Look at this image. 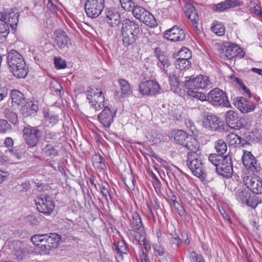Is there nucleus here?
Returning a JSON list of instances; mask_svg holds the SVG:
<instances>
[{
  "label": "nucleus",
  "instance_id": "1",
  "mask_svg": "<svg viewBox=\"0 0 262 262\" xmlns=\"http://www.w3.org/2000/svg\"><path fill=\"white\" fill-rule=\"evenodd\" d=\"M209 162L215 166L216 173L224 178H230L233 173V164L230 156L224 157L211 154L208 157Z\"/></svg>",
  "mask_w": 262,
  "mask_h": 262
},
{
  "label": "nucleus",
  "instance_id": "2",
  "mask_svg": "<svg viewBox=\"0 0 262 262\" xmlns=\"http://www.w3.org/2000/svg\"><path fill=\"white\" fill-rule=\"evenodd\" d=\"M7 61L13 75L19 78H25L28 74L26 63L21 55L16 51L11 50L7 56Z\"/></svg>",
  "mask_w": 262,
  "mask_h": 262
},
{
  "label": "nucleus",
  "instance_id": "3",
  "mask_svg": "<svg viewBox=\"0 0 262 262\" xmlns=\"http://www.w3.org/2000/svg\"><path fill=\"white\" fill-rule=\"evenodd\" d=\"M235 198L238 202L252 208H255L261 202L260 198L252 195L249 190L243 187L237 189L235 191Z\"/></svg>",
  "mask_w": 262,
  "mask_h": 262
},
{
  "label": "nucleus",
  "instance_id": "4",
  "mask_svg": "<svg viewBox=\"0 0 262 262\" xmlns=\"http://www.w3.org/2000/svg\"><path fill=\"white\" fill-rule=\"evenodd\" d=\"M187 157L186 164L192 173L198 178H205L206 174L199 154H194Z\"/></svg>",
  "mask_w": 262,
  "mask_h": 262
},
{
  "label": "nucleus",
  "instance_id": "5",
  "mask_svg": "<svg viewBox=\"0 0 262 262\" xmlns=\"http://www.w3.org/2000/svg\"><path fill=\"white\" fill-rule=\"evenodd\" d=\"M207 101L215 106L228 108L231 106L226 93L219 88H215L209 92L207 95Z\"/></svg>",
  "mask_w": 262,
  "mask_h": 262
},
{
  "label": "nucleus",
  "instance_id": "6",
  "mask_svg": "<svg viewBox=\"0 0 262 262\" xmlns=\"http://www.w3.org/2000/svg\"><path fill=\"white\" fill-rule=\"evenodd\" d=\"M35 201L37 210L45 215H50L54 209V201L48 195H42L38 197Z\"/></svg>",
  "mask_w": 262,
  "mask_h": 262
},
{
  "label": "nucleus",
  "instance_id": "7",
  "mask_svg": "<svg viewBox=\"0 0 262 262\" xmlns=\"http://www.w3.org/2000/svg\"><path fill=\"white\" fill-rule=\"evenodd\" d=\"M203 124L209 130L217 132L224 131L226 127L224 122L220 117L210 113H207L205 116Z\"/></svg>",
  "mask_w": 262,
  "mask_h": 262
},
{
  "label": "nucleus",
  "instance_id": "8",
  "mask_svg": "<svg viewBox=\"0 0 262 262\" xmlns=\"http://www.w3.org/2000/svg\"><path fill=\"white\" fill-rule=\"evenodd\" d=\"M24 138L29 147L36 146L41 136L42 132L36 127H25L23 130Z\"/></svg>",
  "mask_w": 262,
  "mask_h": 262
},
{
  "label": "nucleus",
  "instance_id": "9",
  "mask_svg": "<svg viewBox=\"0 0 262 262\" xmlns=\"http://www.w3.org/2000/svg\"><path fill=\"white\" fill-rule=\"evenodd\" d=\"M105 0H85V11L90 18L97 17L104 7Z\"/></svg>",
  "mask_w": 262,
  "mask_h": 262
},
{
  "label": "nucleus",
  "instance_id": "10",
  "mask_svg": "<svg viewBox=\"0 0 262 262\" xmlns=\"http://www.w3.org/2000/svg\"><path fill=\"white\" fill-rule=\"evenodd\" d=\"M219 50L222 56H225L230 59L237 56L242 58L245 55L242 49L234 43L229 42L223 43Z\"/></svg>",
  "mask_w": 262,
  "mask_h": 262
},
{
  "label": "nucleus",
  "instance_id": "11",
  "mask_svg": "<svg viewBox=\"0 0 262 262\" xmlns=\"http://www.w3.org/2000/svg\"><path fill=\"white\" fill-rule=\"evenodd\" d=\"M243 182L247 188L257 194H262V180L255 174H249L243 178Z\"/></svg>",
  "mask_w": 262,
  "mask_h": 262
},
{
  "label": "nucleus",
  "instance_id": "12",
  "mask_svg": "<svg viewBox=\"0 0 262 262\" xmlns=\"http://www.w3.org/2000/svg\"><path fill=\"white\" fill-rule=\"evenodd\" d=\"M175 61L176 68L180 70H187L191 67V63L189 60L191 57V54L189 50L187 48L181 49L177 56Z\"/></svg>",
  "mask_w": 262,
  "mask_h": 262
},
{
  "label": "nucleus",
  "instance_id": "13",
  "mask_svg": "<svg viewBox=\"0 0 262 262\" xmlns=\"http://www.w3.org/2000/svg\"><path fill=\"white\" fill-rule=\"evenodd\" d=\"M55 42L61 51L67 52L72 48L71 39L65 32L61 29L57 30L55 32Z\"/></svg>",
  "mask_w": 262,
  "mask_h": 262
},
{
  "label": "nucleus",
  "instance_id": "14",
  "mask_svg": "<svg viewBox=\"0 0 262 262\" xmlns=\"http://www.w3.org/2000/svg\"><path fill=\"white\" fill-rule=\"evenodd\" d=\"M242 120L236 111L229 110L225 114L226 123L231 128L240 129L243 128L245 125Z\"/></svg>",
  "mask_w": 262,
  "mask_h": 262
},
{
  "label": "nucleus",
  "instance_id": "15",
  "mask_svg": "<svg viewBox=\"0 0 262 262\" xmlns=\"http://www.w3.org/2000/svg\"><path fill=\"white\" fill-rule=\"evenodd\" d=\"M1 15L4 21L11 27L12 30L15 31L19 16L17 9L14 8L4 10Z\"/></svg>",
  "mask_w": 262,
  "mask_h": 262
},
{
  "label": "nucleus",
  "instance_id": "16",
  "mask_svg": "<svg viewBox=\"0 0 262 262\" xmlns=\"http://www.w3.org/2000/svg\"><path fill=\"white\" fill-rule=\"evenodd\" d=\"M164 36L165 39L176 42L184 40L185 39L186 34L182 29L178 26H174L164 32Z\"/></svg>",
  "mask_w": 262,
  "mask_h": 262
},
{
  "label": "nucleus",
  "instance_id": "17",
  "mask_svg": "<svg viewBox=\"0 0 262 262\" xmlns=\"http://www.w3.org/2000/svg\"><path fill=\"white\" fill-rule=\"evenodd\" d=\"M29 254V250L27 247L18 242H15L11 252L12 258L18 261H21L26 258Z\"/></svg>",
  "mask_w": 262,
  "mask_h": 262
},
{
  "label": "nucleus",
  "instance_id": "18",
  "mask_svg": "<svg viewBox=\"0 0 262 262\" xmlns=\"http://www.w3.org/2000/svg\"><path fill=\"white\" fill-rule=\"evenodd\" d=\"M234 106L243 113H248L253 111L256 108V104L248 101L242 97H236L234 99Z\"/></svg>",
  "mask_w": 262,
  "mask_h": 262
},
{
  "label": "nucleus",
  "instance_id": "19",
  "mask_svg": "<svg viewBox=\"0 0 262 262\" xmlns=\"http://www.w3.org/2000/svg\"><path fill=\"white\" fill-rule=\"evenodd\" d=\"M190 84L186 85L188 86L187 93L189 95H192L193 97L201 100H207V96L204 93L198 92L200 89H203L207 84V83H186Z\"/></svg>",
  "mask_w": 262,
  "mask_h": 262
},
{
  "label": "nucleus",
  "instance_id": "20",
  "mask_svg": "<svg viewBox=\"0 0 262 262\" xmlns=\"http://www.w3.org/2000/svg\"><path fill=\"white\" fill-rule=\"evenodd\" d=\"M116 112H113L107 106H105L102 111L98 115L99 121L106 128H109L114 121Z\"/></svg>",
  "mask_w": 262,
  "mask_h": 262
},
{
  "label": "nucleus",
  "instance_id": "21",
  "mask_svg": "<svg viewBox=\"0 0 262 262\" xmlns=\"http://www.w3.org/2000/svg\"><path fill=\"white\" fill-rule=\"evenodd\" d=\"M121 30L126 31L139 37H140L142 31L137 22L129 19L122 21Z\"/></svg>",
  "mask_w": 262,
  "mask_h": 262
},
{
  "label": "nucleus",
  "instance_id": "22",
  "mask_svg": "<svg viewBox=\"0 0 262 262\" xmlns=\"http://www.w3.org/2000/svg\"><path fill=\"white\" fill-rule=\"evenodd\" d=\"M243 3L238 0H225L213 6L215 12H223L226 10L234 8L243 5Z\"/></svg>",
  "mask_w": 262,
  "mask_h": 262
},
{
  "label": "nucleus",
  "instance_id": "23",
  "mask_svg": "<svg viewBox=\"0 0 262 262\" xmlns=\"http://www.w3.org/2000/svg\"><path fill=\"white\" fill-rule=\"evenodd\" d=\"M185 143L182 145L185 147L189 152L187 153V157L190 155H193L194 154H198L200 149V143L193 136L190 135Z\"/></svg>",
  "mask_w": 262,
  "mask_h": 262
},
{
  "label": "nucleus",
  "instance_id": "24",
  "mask_svg": "<svg viewBox=\"0 0 262 262\" xmlns=\"http://www.w3.org/2000/svg\"><path fill=\"white\" fill-rule=\"evenodd\" d=\"M46 237L47 235L46 234H36L31 238L32 243L45 253L49 251V247L46 246L48 245L47 241L45 239H47Z\"/></svg>",
  "mask_w": 262,
  "mask_h": 262
},
{
  "label": "nucleus",
  "instance_id": "25",
  "mask_svg": "<svg viewBox=\"0 0 262 262\" xmlns=\"http://www.w3.org/2000/svg\"><path fill=\"white\" fill-rule=\"evenodd\" d=\"M139 91L144 95H152L159 91V83H140Z\"/></svg>",
  "mask_w": 262,
  "mask_h": 262
},
{
  "label": "nucleus",
  "instance_id": "26",
  "mask_svg": "<svg viewBox=\"0 0 262 262\" xmlns=\"http://www.w3.org/2000/svg\"><path fill=\"white\" fill-rule=\"evenodd\" d=\"M185 12L188 18L191 21L193 27L197 28L199 17L195 8L192 5L188 4L186 6Z\"/></svg>",
  "mask_w": 262,
  "mask_h": 262
},
{
  "label": "nucleus",
  "instance_id": "27",
  "mask_svg": "<svg viewBox=\"0 0 262 262\" xmlns=\"http://www.w3.org/2000/svg\"><path fill=\"white\" fill-rule=\"evenodd\" d=\"M133 235L135 237V240L137 242V243L141 245V242H143V245L145 250L148 251L150 249V246L148 242L145 238V233L144 231L141 230L140 232L137 231H132L130 230L127 231L128 235Z\"/></svg>",
  "mask_w": 262,
  "mask_h": 262
},
{
  "label": "nucleus",
  "instance_id": "28",
  "mask_svg": "<svg viewBox=\"0 0 262 262\" xmlns=\"http://www.w3.org/2000/svg\"><path fill=\"white\" fill-rule=\"evenodd\" d=\"M105 20L111 26H117L121 22L120 14L114 10L108 11Z\"/></svg>",
  "mask_w": 262,
  "mask_h": 262
},
{
  "label": "nucleus",
  "instance_id": "29",
  "mask_svg": "<svg viewBox=\"0 0 262 262\" xmlns=\"http://www.w3.org/2000/svg\"><path fill=\"white\" fill-rule=\"evenodd\" d=\"M12 104L14 106H23L25 104L26 101L24 95L19 91L15 89L11 90V94Z\"/></svg>",
  "mask_w": 262,
  "mask_h": 262
},
{
  "label": "nucleus",
  "instance_id": "30",
  "mask_svg": "<svg viewBox=\"0 0 262 262\" xmlns=\"http://www.w3.org/2000/svg\"><path fill=\"white\" fill-rule=\"evenodd\" d=\"M121 31L122 40L125 47L134 45L136 41L140 38L126 31Z\"/></svg>",
  "mask_w": 262,
  "mask_h": 262
},
{
  "label": "nucleus",
  "instance_id": "31",
  "mask_svg": "<svg viewBox=\"0 0 262 262\" xmlns=\"http://www.w3.org/2000/svg\"><path fill=\"white\" fill-rule=\"evenodd\" d=\"M89 104L96 112L104 107V96L100 93L96 97H93V99L89 100Z\"/></svg>",
  "mask_w": 262,
  "mask_h": 262
},
{
  "label": "nucleus",
  "instance_id": "32",
  "mask_svg": "<svg viewBox=\"0 0 262 262\" xmlns=\"http://www.w3.org/2000/svg\"><path fill=\"white\" fill-rule=\"evenodd\" d=\"M130 225L132 228L134 229L133 230H131L132 231H136L135 230H138L139 232L141 230L144 231V227L143 226L141 221V218L137 212H134L132 213Z\"/></svg>",
  "mask_w": 262,
  "mask_h": 262
},
{
  "label": "nucleus",
  "instance_id": "33",
  "mask_svg": "<svg viewBox=\"0 0 262 262\" xmlns=\"http://www.w3.org/2000/svg\"><path fill=\"white\" fill-rule=\"evenodd\" d=\"M155 53L156 56L164 68H168L170 65L168 56L160 48L157 47L155 48Z\"/></svg>",
  "mask_w": 262,
  "mask_h": 262
},
{
  "label": "nucleus",
  "instance_id": "34",
  "mask_svg": "<svg viewBox=\"0 0 262 262\" xmlns=\"http://www.w3.org/2000/svg\"><path fill=\"white\" fill-rule=\"evenodd\" d=\"M140 21L149 27L155 28L158 26V23L155 18L151 13L148 11L143 15Z\"/></svg>",
  "mask_w": 262,
  "mask_h": 262
},
{
  "label": "nucleus",
  "instance_id": "35",
  "mask_svg": "<svg viewBox=\"0 0 262 262\" xmlns=\"http://www.w3.org/2000/svg\"><path fill=\"white\" fill-rule=\"evenodd\" d=\"M24 110H26V114L27 116H35L38 110V101H31L28 102L25 105Z\"/></svg>",
  "mask_w": 262,
  "mask_h": 262
},
{
  "label": "nucleus",
  "instance_id": "36",
  "mask_svg": "<svg viewBox=\"0 0 262 262\" xmlns=\"http://www.w3.org/2000/svg\"><path fill=\"white\" fill-rule=\"evenodd\" d=\"M46 235L47 239H46L48 243V245L46 246L49 247L50 251L52 248H55L57 246L58 242L60 241V237L56 233L47 234Z\"/></svg>",
  "mask_w": 262,
  "mask_h": 262
},
{
  "label": "nucleus",
  "instance_id": "37",
  "mask_svg": "<svg viewBox=\"0 0 262 262\" xmlns=\"http://www.w3.org/2000/svg\"><path fill=\"white\" fill-rule=\"evenodd\" d=\"M26 151L25 146L23 145L9 149V152L12 157L17 160L21 159L24 157Z\"/></svg>",
  "mask_w": 262,
  "mask_h": 262
},
{
  "label": "nucleus",
  "instance_id": "38",
  "mask_svg": "<svg viewBox=\"0 0 262 262\" xmlns=\"http://www.w3.org/2000/svg\"><path fill=\"white\" fill-rule=\"evenodd\" d=\"M189 136L183 130H178L173 134V139L177 144L183 145Z\"/></svg>",
  "mask_w": 262,
  "mask_h": 262
},
{
  "label": "nucleus",
  "instance_id": "39",
  "mask_svg": "<svg viewBox=\"0 0 262 262\" xmlns=\"http://www.w3.org/2000/svg\"><path fill=\"white\" fill-rule=\"evenodd\" d=\"M227 140L229 142L231 145L235 146L238 145L243 146L245 144V140L234 133L229 134L227 137Z\"/></svg>",
  "mask_w": 262,
  "mask_h": 262
},
{
  "label": "nucleus",
  "instance_id": "40",
  "mask_svg": "<svg viewBox=\"0 0 262 262\" xmlns=\"http://www.w3.org/2000/svg\"><path fill=\"white\" fill-rule=\"evenodd\" d=\"M114 250L121 256L123 259V255L127 254V248L124 241H121L117 243H114Z\"/></svg>",
  "mask_w": 262,
  "mask_h": 262
},
{
  "label": "nucleus",
  "instance_id": "41",
  "mask_svg": "<svg viewBox=\"0 0 262 262\" xmlns=\"http://www.w3.org/2000/svg\"><path fill=\"white\" fill-rule=\"evenodd\" d=\"M215 148L218 154L217 155L222 156L227 151V144L224 140L219 139L215 142Z\"/></svg>",
  "mask_w": 262,
  "mask_h": 262
},
{
  "label": "nucleus",
  "instance_id": "42",
  "mask_svg": "<svg viewBox=\"0 0 262 262\" xmlns=\"http://www.w3.org/2000/svg\"><path fill=\"white\" fill-rule=\"evenodd\" d=\"M43 114L45 120L51 125L53 126L55 125L58 121V116L57 115L47 111H44Z\"/></svg>",
  "mask_w": 262,
  "mask_h": 262
},
{
  "label": "nucleus",
  "instance_id": "43",
  "mask_svg": "<svg viewBox=\"0 0 262 262\" xmlns=\"http://www.w3.org/2000/svg\"><path fill=\"white\" fill-rule=\"evenodd\" d=\"M245 138V141L254 142L259 140V133L258 131L250 132L246 131L244 133Z\"/></svg>",
  "mask_w": 262,
  "mask_h": 262
},
{
  "label": "nucleus",
  "instance_id": "44",
  "mask_svg": "<svg viewBox=\"0 0 262 262\" xmlns=\"http://www.w3.org/2000/svg\"><path fill=\"white\" fill-rule=\"evenodd\" d=\"M134 16L140 20L142 19L143 15L146 12L147 10L143 7L139 6H134L133 9L131 10Z\"/></svg>",
  "mask_w": 262,
  "mask_h": 262
},
{
  "label": "nucleus",
  "instance_id": "45",
  "mask_svg": "<svg viewBox=\"0 0 262 262\" xmlns=\"http://www.w3.org/2000/svg\"><path fill=\"white\" fill-rule=\"evenodd\" d=\"M186 83H170L171 90L175 93L181 94L182 91L185 92V87L188 89Z\"/></svg>",
  "mask_w": 262,
  "mask_h": 262
},
{
  "label": "nucleus",
  "instance_id": "46",
  "mask_svg": "<svg viewBox=\"0 0 262 262\" xmlns=\"http://www.w3.org/2000/svg\"><path fill=\"white\" fill-rule=\"evenodd\" d=\"M93 164L97 168L104 170L106 167L105 164L103 161V158L99 155H95L93 157Z\"/></svg>",
  "mask_w": 262,
  "mask_h": 262
},
{
  "label": "nucleus",
  "instance_id": "47",
  "mask_svg": "<svg viewBox=\"0 0 262 262\" xmlns=\"http://www.w3.org/2000/svg\"><path fill=\"white\" fill-rule=\"evenodd\" d=\"M86 98L88 100L93 99V97H96L98 96V94H99V93H100V94H102V92L100 89H98L95 86L92 87V86L89 87L88 90L86 91Z\"/></svg>",
  "mask_w": 262,
  "mask_h": 262
},
{
  "label": "nucleus",
  "instance_id": "48",
  "mask_svg": "<svg viewBox=\"0 0 262 262\" xmlns=\"http://www.w3.org/2000/svg\"><path fill=\"white\" fill-rule=\"evenodd\" d=\"M44 153L48 156L50 157H55L58 155L57 150L54 148V147L50 144H47L42 149Z\"/></svg>",
  "mask_w": 262,
  "mask_h": 262
},
{
  "label": "nucleus",
  "instance_id": "49",
  "mask_svg": "<svg viewBox=\"0 0 262 262\" xmlns=\"http://www.w3.org/2000/svg\"><path fill=\"white\" fill-rule=\"evenodd\" d=\"M212 31L218 36H223L225 34V28L221 23H217L211 27Z\"/></svg>",
  "mask_w": 262,
  "mask_h": 262
},
{
  "label": "nucleus",
  "instance_id": "50",
  "mask_svg": "<svg viewBox=\"0 0 262 262\" xmlns=\"http://www.w3.org/2000/svg\"><path fill=\"white\" fill-rule=\"evenodd\" d=\"M10 29L9 26L6 21L0 18V34L3 37L6 38L9 33Z\"/></svg>",
  "mask_w": 262,
  "mask_h": 262
},
{
  "label": "nucleus",
  "instance_id": "51",
  "mask_svg": "<svg viewBox=\"0 0 262 262\" xmlns=\"http://www.w3.org/2000/svg\"><path fill=\"white\" fill-rule=\"evenodd\" d=\"M52 92L54 93V95L59 96L60 97L63 95V88L60 84V83H52Z\"/></svg>",
  "mask_w": 262,
  "mask_h": 262
},
{
  "label": "nucleus",
  "instance_id": "52",
  "mask_svg": "<svg viewBox=\"0 0 262 262\" xmlns=\"http://www.w3.org/2000/svg\"><path fill=\"white\" fill-rule=\"evenodd\" d=\"M185 82H209V78L208 76L200 74L195 77L192 76L189 80H186Z\"/></svg>",
  "mask_w": 262,
  "mask_h": 262
},
{
  "label": "nucleus",
  "instance_id": "53",
  "mask_svg": "<svg viewBox=\"0 0 262 262\" xmlns=\"http://www.w3.org/2000/svg\"><path fill=\"white\" fill-rule=\"evenodd\" d=\"M5 116L12 123H15L17 121V114L9 109L5 111Z\"/></svg>",
  "mask_w": 262,
  "mask_h": 262
},
{
  "label": "nucleus",
  "instance_id": "54",
  "mask_svg": "<svg viewBox=\"0 0 262 262\" xmlns=\"http://www.w3.org/2000/svg\"><path fill=\"white\" fill-rule=\"evenodd\" d=\"M122 7L126 11H130L134 5L132 0H119Z\"/></svg>",
  "mask_w": 262,
  "mask_h": 262
},
{
  "label": "nucleus",
  "instance_id": "55",
  "mask_svg": "<svg viewBox=\"0 0 262 262\" xmlns=\"http://www.w3.org/2000/svg\"><path fill=\"white\" fill-rule=\"evenodd\" d=\"M54 64L55 67L58 69H63L67 68V62L61 57H54Z\"/></svg>",
  "mask_w": 262,
  "mask_h": 262
},
{
  "label": "nucleus",
  "instance_id": "56",
  "mask_svg": "<svg viewBox=\"0 0 262 262\" xmlns=\"http://www.w3.org/2000/svg\"><path fill=\"white\" fill-rule=\"evenodd\" d=\"M11 129V125L6 120L0 119V133H6Z\"/></svg>",
  "mask_w": 262,
  "mask_h": 262
},
{
  "label": "nucleus",
  "instance_id": "57",
  "mask_svg": "<svg viewBox=\"0 0 262 262\" xmlns=\"http://www.w3.org/2000/svg\"><path fill=\"white\" fill-rule=\"evenodd\" d=\"M26 221L31 225H38L41 221V217L39 215L37 216L34 214H31L26 216Z\"/></svg>",
  "mask_w": 262,
  "mask_h": 262
},
{
  "label": "nucleus",
  "instance_id": "58",
  "mask_svg": "<svg viewBox=\"0 0 262 262\" xmlns=\"http://www.w3.org/2000/svg\"><path fill=\"white\" fill-rule=\"evenodd\" d=\"M255 159V157L251 154L249 155H245L243 158V162L244 165L247 167H250V164H252L253 160Z\"/></svg>",
  "mask_w": 262,
  "mask_h": 262
},
{
  "label": "nucleus",
  "instance_id": "59",
  "mask_svg": "<svg viewBox=\"0 0 262 262\" xmlns=\"http://www.w3.org/2000/svg\"><path fill=\"white\" fill-rule=\"evenodd\" d=\"M122 94H129L131 92V88L129 83H120Z\"/></svg>",
  "mask_w": 262,
  "mask_h": 262
},
{
  "label": "nucleus",
  "instance_id": "60",
  "mask_svg": "<svg viewBox=\"0 0 262 262\" xmlns=\"http://www.w3.org/2000/svg\"><path fill=\"white\" fill-rule=\"evenodd\" d=\"M13 160L11 157H8L7 155H2L0 156V164L2 165H6L8 163H12Z\"/></svg>",
  "mask_w": 262,
  "mask_h": 262
},
{
  "label": "nucleus",
  "instance_id": "61",
  "mask_svg": "<svg viewBox=\"0 0 262 262\" xmlns=\"http://www.w3.org/2000/svg\"><path fill=\"white\" fill-rule=\"evenodd\" d=\"M251 12L254 13L259 16L260 20L262 21V11L260 9V7L258 5H256L250 9Z\"/></svg>",
  "mask_w": 262,
  "mask_h": 262
},
{
  "label": "nucleus",
  "instance_id": "62",
  "mask_svg": "<svg viewBox=\"0 0 262 262\" xmlns=\"http://www.w3.org/2000/svg\"><path fill=\"white\" fill-rule=\"evenodd\" d=\"M202 256L197 254L195 252L192 251L190 253V259L191 261L197 262L200 259H202Z\"/></svg>",
  "mask_w": 262,
  "mask_h": 262
},
{
  "label": "nucleus",
  "instance_id": "63",
  "mask_svg": "<svg viewBox=\"0 0 262 262\" xmlns=\"http://www.w3.org/2000/svg\"><path fill=\"white\" fill-rule=\"evenodd\" d=\"M100 191L103 196L104 197L106 200H108L107 197V194H108L110 197L111 198V196L110 194L108 186H102L100 188Z\"/></svg>",
  "mask_w": 262,
  "mask_h": 262
},
{
  "label": "nucleus",
  "instance_id": "64",
  "mask_svg": "<svg viewBox=\"0 0 262 262\" xmlns=\"http://www.w3.org/2000/svg\"><path fill=\"white\" fill-rule=\"evenodd\" d=\"M13 140L11 138L7 137L5 139L4 144L5 146L8 148V150L9 149L13 148L12 146L13 145Z\"/></svg>",
  "mask_w": 262,
  "mask_h": 262
}]
</instances>
